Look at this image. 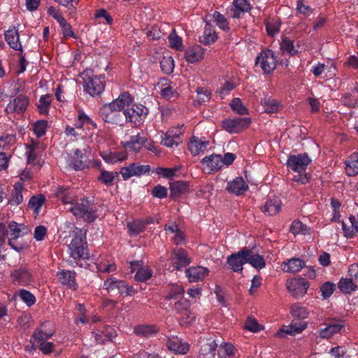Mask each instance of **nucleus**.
<instances>
[{
	"label": "nucleus",
	"instance_id": "f257e3e1",
	"mask_svg": "<svg viewBox=\"0 0 358 358\" xmlns=\"http://www.w3.org/2000/svg\"><path fill=\"white\" fill-rule=\"evenodd\" d=\"M55 194L64 204L69 206L66 210L71 212L76 217L82 218L88 223L94 222L98 217L97 210L94 203L88 199H83L80 203L74 202L76 196L73 188L59 186Z\"/></svg>",
	"mask_w": 358,
	"mask_h": 358
},
{
	"label": "nucleus",
	"instance_id": "f03ea898",
	"mask_svg": "<svg viewBox=\"0 0 358 358\" xmlns=\"http://www.w3.org/2000/svg\"><path fill=\"white\" fill-rule=\"evenodd\" d=\"M27 234L28 229L23 224L12 221L6 226L4 223H0V243L3 244L5 239L8 238V245L17 252L21 251L23 247L22 245L15 244L14 241Z\"/></svg>",
	"mask_w": 358,
	"mask_h": 358
},
{
	"label": "nucleus",
	"instance_id": "7ed1b4c3",
	"mask_svg": "<svg viewBox=\"0 0 358 358\" xmlns=\"http://www.w3.org/2000/svg\"><path fill=\"white\" fill-rule=\"evenodd\" d=\"M149 113L148 108L142 104H131L129 108L124 109L123 115L124 124L130 122L134 127H140Z\"/></svg>",
	"mask_w": 358,
	"mask_h": 358
},
{
	"label": "nucleus",
	"instance_id": "20e7f679",
	"mask_svg": "<svg viewBox=\"0 0 358 358\" xmlns=\"http://www.w3.org/2000/svg\"><path fill=\"white\" fill-rule=\"evenodd\" d=\"M103 287L108 293H117L126 296H131L137 293V290L133 286L128 285L125 281L115 277H110L106 279L103 282Z\"/></svg>",
	"mask_w": 358,
	"mask_h": 358
},
{
	"label": "nucleus",
	"instance_id": "39448f33",
	"mask_svg": "<svg viewBox=\"0 0 358 358\" xmlns=\"http://www.w3.org/2000/svg\"><path fill=\"white\" fill-rule=\"evenodd\" d=\"M69 248L71 250V257L73 259L69 260V264H77L78 260L89 259L87 243L81 236L76 234L71 240Z\"/></svg>",
	"mask_w": 358,
	"mask_h": 358
},
{
	"label": "nucleus",
	"instance_id": "423d86ee",
	"mask_svg": "<svg viewBox=\"0 0 358 358\" xmlns=\"http://www.w3.org/2000/svg\"><path fill=\"white\" fill-rule=\"evenodd\" d=\"M277 57L270 49L263 50L255 58V65H259L264 74H271L276 68Z\"/></svg>",
	"mask_w": 358,
	"mask_h": 358
},
{
	"label": "nucleus",
	"instance_id": "0eeeda50",
	"mask_svg": "<svg viewBox=\"0 0 358 358\" xmlns=\"http://www.w3.org/2000/svg\"><path fill=\"white\" fill-rule=\"evenodd\" d=\"M120 112L109 103L100 108L99 115L104 122L122 126L124 125V118Z\"/></svg>",
	"mask_w": 358,
	"mask_h": 358
},
{
	"label": "nucleus",
	"instance_id": "6e6552de",
	"mask_svg": "<svg viewBox=\"0 0 358 358\" xmlns=\"http://www.w3.org/2000/svg\"><path fill=\"white\" fill-rule=\"evenodd\" d=\"M251 122L250 117L228 118L222 121L221 126L229 134H239L246 129Z\"/></svg>",
	"mask_w": 358,
	"mask_h": 358
},
{
	"label": "nucleus",
	"instance_id": "1a4fd4ad",
	"mask_svg": "<svg viewBox=\"0 0 358 358\" xmlns=\"http://www.w3.org/2000/svg\"><path fill=\"white\" fill-rule=\"evenodd\" d=\"M56 332L55 324L50 320L40 323V324L34 331L31 339L33 342H41L48 341L52 338Z\"/></svg>",
	"mask_w": 358,
	"mask_h": 358
},
{
	"label": "nucleus",
	"instance_id": "9d476101",
	"mask_svg": "<svg viewBox=\"0 0 358 358\" xmlns=\"http://www.w3.org/2000/svg\"><path fill=\"white\" fill-rule=\"evenodd\" d=\"M286 287L295 298L303 296L309 287V283L306 279L301 277H296L287 281Z\"/></svg>",
	"mask_w": 358,
	"mask_h": 358
},
{
	"label": "nucleus",
	"instance_id": "9b49d317",
	"mask_svg": "<svg viewBox=\"0 0 358 358\" xmlns=\"http://www.w3.org/2000/svg\"><path fill=\"white\" fill-rule=\"evenodd\" d=\"M312 160L307 153L290 155L287 161V166L289 169L300 173L306 170L307 166Z\"/></svg>",
	"mask_w": 358,
	"mask_h": 358
},
{
	"label": "nucleus",
	"instance_id": "f8f14e48",
	"mask_svg": "<svg viewBox=\"0 0 358 358\" xmlns=\"http://www.w3.org/2000/svg\"><path fill=\"white\" fill-rule=\"evenodd\" d=\"M150 166L149 165H141L139 163H131L127 166H123L120 170L123 180H127L133 176L139 177L149 174Z\"/></svg>",
	"mask_w": 358,
	"mask_h": 358
},
{
	"label": "nucleus",
	"instance_id": "ddd939ff",
	"mask_svg": "<svg viewBox=\"0 0 358 358\" xmlns=\"http://www.w3.org/2000/svg\"><path fill=\"white\" fill-rule=\"evenodd\" d=\"M105 89V76H89L85 80L84 90L92 96L99 95Z\"/></svg>",
	"mask_w": 358,
	"mask_h": 358
},
{
	"label": "nucleus",
	"instance_id": "4468645a",
	"mask_svg": "<svg viewBox=\"0 0 358 358\" xmlns=\"http://www.w3.org/2000/svg\"><path fill=\"white\" fill-rule=\"evenodd\" d=\"M12 282L17 285L28 286L34 282V276L30 270L25 266H20L10 273Z\"/></svg>",
	"mask_w": 358,
	"mask_h": 358
},
{
	"label": "nucleus",
	"instance_id": "2eb2a0df",
	"mask_svg": "<svg viewBox=\"0 0 358 358\" xmlns=\"http://www.w3.org/2000/svg\"><path fill=\"white\" fill-rule=\"evenodd\" d=\"M247 255L244 247L238 252L229 255L227 257V264L234 272L241 273L243 270V266L246 264Z\"/></svg>",
	"mask_w": 358,
	"mask_h": 358
},
{
	"label": "nucleus",
	"instance_id": "dca6fc26",
	"mask_svg": "<svg viewBox=\"0 0 358 358\" xmlns=\"http://www.w3.org/2000/svg\"><path fill=\"white\" fill-rule=\"evenodd\" d=\"M170 260L172 263L173 271H180L191 263L187 251L182 248L174 250L171 254Z\"/></svg>",
	"mask_w": 358,
	"mask_h": 358
},
{
	"label": "nucleus",
	"instance_id": "f3484780",
	"mask_svg": "<svg viewBox=\"0 0 358 358\" xmlns=\"http://www.w3.org/2000/svg\"><path fill=\"white\" fill-rule=\"evenodd\" d=\"M29 103V98L26 95L20 94L13 100H10L6 110L8 113H22L27 110Z\"/></svg>",
	"mask_w": 358,
	"mask_h": 358
},
{
	"label": "nucleus",
	"instance_id": "a211bd4d",
	"mask_svg": "<svg viewBox=\"0 0 358 358\" xmlns=\"http://www.w3.org/2000/svg\"><path fill=\"white\" fill-rule=\"evenodd\" d=\"M59 282L66 289L76 290L78 285L76 282V273L74 271L63 269L57 273Z\"/></svg>",
	"mask_w": 358,
	"mask_h": 358
},
{
	"label": "nucleus",
	"instance_id": "6ab92c4d",
	"mask_svg": "<svg viewBox=\"0 0 358 358\" xmlns=\"http://www.w3.org/2000/svg\"><path fill=\"white\" fill-rule=\"evenodd\" d=\"M190 302L185 298H180L176 301L173 304V309L177 314L181 315L187 319V322L194 321L196 317L190 310Z\"/></svg>",
	"mask_w": 358,
	"mask_h": 358
},
{
	"label": "nucleus",
	"instance_id": "aec40b11",
	"mask_svg": "<svg viewBox=\"0 0 358 358\" xmlns=\"http://www.w3.org/2000/svg\"><path fill=\"white\" fill-rule=\"evenodd\" d=\"M248 185L242 177H236L227 182L226 191L236 196H241L248 189Z\"/></svg>",
	"mask_w": 358,
	"mask_h": 358
},
{
	"label": "nucleus",
	"instance_id": "412c9836",
	"mask_svg": "<svg viewBox=\"0 0 358 358\" xmlns=\"http://www.w3.org/2000/svg\"><path fill=\"white\" fill-rule=\"evenodd\" d=\"M307 322L300 321L296 322L293 321L289 325L282 326L277 332L276 335L279 337H284L285 335L295 336L301 334L307 328Z\"/></svg>",
	"mask_w": 358,
	"mask_h": 358
},
{
	"label": "nucleus",
	"instance_id": "4be33fe9",
	"mask_svg": "<svg viewBox=\"0 0 358 358\" xmlns=\"http://www.w3.org/2000/svg\"><path fill=\"white\" fill-rule=\"evenodd\" d=\"M217 344L213 338H207L201 342L198 358H215Z\"/></svg>",
	"mask_w": 358,
	"mask_h": 358
},
{
	"label": "nucleus",
	"instance_id": "5701e85b",
	"mask_svg": "<svg viewBox=\"0 0 358 358\" xmlns=\"http://www.w3.org/2000/svg\"><path fill=\"white\" fill-rule=\"evenodd\" d=\"M208 273L209 269L201 266H191L185 270L186 277L191 282L203 280Z\"/></svg>",
	"mask_w": 358,
	"mask_h": 358
},
{
	"label": "nucleus",
	"instance_id": "b1692460",
	"mask_svg": "<svg viewBox=\"0 0 358 358\" xmlns=\"http://www.w3.org/2000/svg\"><path fill=\"white\" fill-rule=\"evenodd\" d=\"M148 141V138L143 134L138 133L135 136H131L130 140L124 143V148L129 151L138 152L145 143Z\"/></svg>",
	"mask_w": 358,
	"mask_h": 358
},
{
	"label": "nucleus",
	"instance_id": "393cba45",
	"mask_svg": "<svg viewBox=\"0 0 358 358\" xmlns=\"http://www.w3.org/2000/svg\"><path fill=\"white\" fill-rule=\"evenodd\" d=\"M5 40L9 47L15 50L23 52L22 43L20 41L18 30L15 27L4 33Z\"/></svg>",
	"mask_w": 358,
	"mask_h": 358
},
{
	"label": "nucleus",
	"instance_id": "a878e982",
	"mask_svg": "<svg viewBox=\"0 0 358 358\" xmlns=\"http://www.w3.org/2000/svg\"><path fill=\"white\" fill-rule=\"evenodd\" d=\"M159 329L155 324H138L134 327V333L138 337L150 338L154 337L159 332Z\"/></svg>",
	"mask_w": 358,
	"mask_h": 358
},
{
	"label": "nucleus",
	"instance_id": "bb28decb",
	"mask_svg": "<svg viewBox=\"0 0 358 358\" xmlns=\"http://www.w3.org/2000/svg\"><path fill=\"white\" fill-rule=\"evenodd\" d=\"M343 327L344 325L342 324V322L331 320L327 324L326 327L320 329L318 332L319 337L322 339L329 338L334 334L340 332Z\"/></svg>",
	"mask_w": 358,
	"mask_h": 358
},
{
	"label": "nucleus",
	"instance_id": "cd10ccee",
	"mask_svg": "<svg viewBox=\"0 0 358 358\" xmlns=\"http://www.w3.org/2000/svg\"><path fill=\"white\" fill-rule=\"evenodd\" d=\"M208 144V141L194 136L188 143V150L192 155H199L207 149Z\"/></svg>",
	"mask_w": 358,
	"mask_h": 358
},
{
	"label": "nucleus",
	"instance_id": "c85d7f7f",
	"mask_svg": "<svg viewBox=\"0 0 358 358\" xmlns=\"http://www.w3.org/2000/svg\"><path fill=\"white\" fill-rule=\"evenodd\" d=\"M116 336L115 329L110 326H104L102 329H98L94 335L96 343L99 344L112 341Z\"/></svg>",
	"mask_w": 358,
	"mask_h": 358
},
{
	"label": "nucleus",
	"instance_id": "c756f323",
	"mask_svg": "<svg viewBox=\"0 0 358 358\" xmlns=\"http://www.w3.org/2000/svg\"><path fill=\"white\" fill-rule=\"evenodd\" d=\"M181 133H177L174 129H169L162 136L161 143L168 148L178 146L182 143Z\"/></svg>",
	"mask_w": 358,
	"mask_h": 358
},
{
	"label": "nucleus",
	"instance_id": "7c9ffc66",
	"mask_svg": "<svg viewBox=\"0 0 358 358\" xmlns=\"http://www.w3.org/2000/svg\"><path fill=\"white\" fill-rule=\"evenodd\" d=\"M306 266L305 261L294 257L284 261L281 264L282 270L287 273H296Z\"/></svg>",
	"mask_w": 358,
	"mask_h": 358
},
{
	"label": "nucleus",
	"instance_id": "2f4dec72",
	"mask_svg": "<svg viewBox=\"0 0 358 358\" xmlns=\"http://www.w3.org/2000/svg\"><path fill=\"white\" fill-rule=\"evenodd\" d=\"M245 251L248 253L246 263L250 264L252 267L260 270L265 267L266 263L262 255L254 252L252 250L245 247Z\"/></svg>",
	"mask_w": 358,
	"mask_h": 358
},
{
	"label": "nucleus",
	"instance_id": "473e14b6",
	"mask_svg": "<svg viewBox=\"0 0 358 358\" xmlns=\"http://www.w3.org/2000/svg\"><path fill=\"white\" fill-rule=\"evenodd\" d=\"M250 10L251 6L248 0H234L230 15L232 18L238 19L241 13L249 12Z\"/></svg>",
	"mask_w": 358,
	"mask_h": 358
},
{
	"label": "nucleus",
	"instance_id": "72a5a7b5",
	"mask_svg": "<svg viewBox=\"0 0 358 358\" xmlns=\"http://www.w3.org/2000/svg\"><path fill=\"white\" fill-rule=\"evenodd\" d=\"M134 101V98L129 92H123L119 95V96L113 100L110 103L117 108V110L120 111L124 112V109L127 108H129L132 102Z\"/></svg>",
	"mask_w": 358,
	"mask_h": 358
},
{
	"label": "nucleus",
	"instance_id": "f704fd0d",
	"mask_svg": "<svg viewBox=\"0 0 358 358\" xmlns=\"http://www.w3.org/2000/svg\"><path fill=\"white\" fill-rule=\"evenodd\" d=\"M261 209L264 214L273 216L280 212L281 209V201L278 198H268Z\"/></svg>",
	"mask_w": 358,
	"mask_h": 358
},
{
	"label": "nucleus",
	"instance_id": "c9c22d12",
	"mask_svg": "<svg viewBox=\"0 0 358 358\" xmlns=\"http://www.w3.org/2000/svg\"><path fill=\"white\" fill-rule=\"evenodd\" d=\"M87 157L79 149H76L74 152V155L72 157L69 165L75 171H82L87 167Z\"/></svg>",
	"mask_w": 358,
	"mask_h": 358
},
{
	"label": "nucleus",
	"instance_id": "e433bc0d",
	"mask_svg": "<svg viewBox=\"0 0 358 358\" xmlns=\"http://www.w3.org/2000/svg\"><path fill=\"white\" fill-rule=\"evenodd\" d=\"M201 164L207 166L210 171L216 172L222 166V157L215 154L205 157L202 159Z\"/></svg>",
	"mask_w": 358,
	"mask_h": 358
},
{
	"label": "nucleus",
	"instance_id": "4c0bfd02",
	"mask_svg": "<svg viewBox=\"0 0 358 358\" xmlns=\"http://www.w3.org/2000/svg\"><path fill=\"white\" fill-rule=\"evenodd\" d=\"M261 104L264 108V111L267 113H276L282 108L280 101L271 97H264L261 100Z\"/></svg>",
	"mask_w": 358,
	"mask_h": 358
},
{
	"label": "nucleus",
	"instance_id": "58836bf2",
	"mask_svg": "<svg viewBox=\"0 0 358 358\" xmlns=\"http://www.w3.org/2000/svg\"><path fill=\"white\" fill-rule=\"evenodd\" d=\"M171 197L176 198L189 191V185L185 181H173L170 182Z\"/></svg>",
	"mask_w": 358,
	"mask_h": 358
},
{
	"label": "nucleus",
	"instance_id": "ea45409f",
	"mask_svg": "<svg viewBox=\"0 0 358 358\" xmlns=\"http://www.w3.org/2000/svg\"><path fill=\"white\" fill-rule=\"evenodd\" d=\"M23 188L24 187L22 182H17L15 183L13 189L10 194V197L8 201V204L11 206H17L23 201V196L22 193Z\"/></svg>",
	"mask_w": 358,
	"mask_h": 358
},
{
	"label": "nucleus",
	"instance_id": "a19ab883",
	"mask_svg": "<svg viewBox=\"0 0 358 358\" xmlns=\"http://www.w3.org/2000/svg\"><path fill=\"white\" fill-rule=\"evenodd\" d=\"M103 159L108 164H116L127 159V155L124 152H102L100 153Z\"/></svg>",
	"mask_w": 358,
	"mask_h": 358
},
{
	"label": "nucleus",
	"instance_id": "79ce46f5",
	"mask_svg": "<svg viewBox=\"0 0 358 358\" xmlns=\"http://www.w3.org/2000/svg\"><path fill=\"white\" fill-rule=\"evenodd\" d=\"M185 58L189 63L197 62L203 59V49L199 45L191 47L185 51Z\"/></svg>",
	"mask_w": 358,
	"mask_h": 358
},
{
	"label": "nucleus",
	"instance_id": "37998d69",
	"mask_svg": "<svg viewBox=\"0 0 358 358\" xmlns=\"http://www.w3.org/2000/svg\"><path fill=\"white\" fill-rule=\"evenodd\" d=\"M280 50L282 53H287L289 56H294L298 54L299 51L294 45V41L289 38L283 36L280 44Z\"/></svg>",
	"mask_w": 358,
	"mask_h": 358
},
{
	"label": "nucleus",
	"instance_id": "c03bdc74",
	"mask_svg": "<svg viewBox=\"0 0 358 358\" xmlns=\"http://www.w3.org/2000/svg\"><path fill=\"white\" fill-rule=\"evenodd\" d=\"M346 172L348 176L358 174V152H354L349 156L345 162Z\"/></svg>",
	"mask_w": 358,
	"mask_h": 358
},
{
	"label": "nucleus",
	"instance_id": "a18cd8bd",
	"mask_svg": "<svg viewBox=\"0 0 358 358\" xmlns=\"http://www.w3.org/2000/svg\"><path fill=\"white\" fill-rule=\"evenodd\" d=\"M217 37L215 31L210 28V24H206L203 35L199 37V41L205 45H210L216 41Z\"/></svg>",
	"mask_w": 358,
	"mask_h": 358
},
{
	"label": "nucleus",
	"instance_id": "49530a36",
	"mask_svg": "<svg viewBox=\"0 0 358 358\" xmlns=\"http://www.w3.org/2000/svg\"><path fill=\"white\" fill-rule=\"evenodd\" d=\"M167 346L170 350L179 354H185L189 350V345L187 343H182L178 338L173 340L169 339Z\"/></svg>",
	"mask_w": 358,
	"mask_h": 358
},
{
	"label": "nucleus",
	"instance_id": "de8ad7c7",
	"mask_svg": "<svg viewBox=\"0 0 358 358\" xmlns=\"http://www.w3.org/2000/svg\"><path fill=\"white\" fill-rule=\"evenodd\" d=\"M118 174L119 173L117 172L101 170L100 176L97 179L107 187H110L113 185V182L115 178L118 176Z\"/></svg>",
	"mask_w": 358,
	"mask_h": 358
},
{
	"label": "nucleus",
	"instance_id": "09e8293b",
	"mask_svg": "<svg viewBox=\"0 0 358 358\" xmlns=\"http://www.w3.org/2000/svg\"><path fill=\"white\" fill-rule=\"evenodd\" d=\"M128 232L131 236H137L145 230L142 220H134L127 224Z\"/></svg>",
	"mask_w": 358,
	"mask_h": 358
},
{
	"label": "nucleus",
	"instance_id": "8fccbe9b",
	"mask_svg": "<svg viewBox=\"0 0 358 358\" xmlns=\"http://www.w3.org/2000/svg\"><path fill=\"white\" fill-rule=\"evenodd\" d=\"M51 102L52 99L50 94L42 95L37 106L38 112L42 115H47L49 113Z\"/></svg>",
	"mask_w": 358,
	"mask_h": 358
},
{
	"label": "nucleus",
	"instance_id": "3c124183",
	"mask_svg": "<svg viewBox=\"0 0 358 358\" xmlns=\"http://www.w3.org/2000/svg\"><path fill=\"white\" fill-rule=\"evenodd\" d=\"M290 313L294 317H297L301 320L307 318L309 315L308 309L298 303H294L291 306Z\"/></svg>",
	"mask_w": 358,
	"mask_h": 358
},
{
	"label": "nucleus",
	"instance_id": "603ef678",
	"mask_svg": "<svg viewBox=\"0 0 358 358\" xmlns=\"http://www.w3.org/2000/svg\"><path fill=\"white\" fill-rule=\"evenodd\" d=\"M280 20L277 19L272 18L266 21L265 26L267 34L271 37L276 35L280 31Z\"/></svg>",
	"mask_w": 358,
	"mask_h": 358
},
{
	"label": "nucleus",
	"instance_id": "864d4df0",
	"mask_svg": "<svg viewBox=\"0 0 358 358\" xmlns=\"http://www.w3.org/2000/svg\"><path fill=\"white\" fill-rule=\"evenodd\" d=\"M94 268H90L92 271L96 270V271L108 273L116 271V265L113 263H109L108 261H101L100 262L94 264Z\"/></svg>",
	"mask_w": 358,
	"mask_h": 358
},
{
	"label": "nucleus",
	"instance_id": "5fc2aeb1",
	"mask_svg": "<svg viewBox=\"0 0 358 358\" xmlns=\"http://www.w3.org/2000/svg\"><path fill=\"white\" fill-rule=\"evenodd\" d=\"M234 355V346L229 343H222L217 350L218 358H227Z\"/></svg>",
	"mask_w": 358,
	"mask_h": 358
},
{
	"label": "nucleus",
	"instance_id": "6e6d98bb",
	"mask_svg": "<svg viewBox=\"0 0 358 358\" xmlns=\"http://www.w3.org/2000/svg\"><path fill=\"white\" fill-rule=\"evenodd\" d=\"M338 288L344 294H350L355 290L357 285L352 279L342 278L338 282Z\"/></svg>",
	"mask_w": 358,
	"mask_h": 358
},
{
	"label": "nucleus",
	"instance_id": "4d7b16f0",
	"mask_svg": "<svg viewBox=\"0 0 358 358\" xmlns=\"http://www.w3.org/2000/svg\"><path fill=\"white\" fill-rule=\"evenodd\" d=\"M48 128V121L45 120H40L35 122L32 124V129L34 134L37 138H41L46 134Z\"/></svg>",
	"mask_w": 358,
	"mask_h": 358
},
{
	"label": "nucleus",
	"instance_id": "13d9d810",
	"mask_svg": "<svg viewBox=\"0 0 358 358\" xmlns=\"http://www.w3.org/2000/svg\"><path fill=\"white\" fill-rule=\"evenodd\" d=\"M152 275V270L149 267H140L135 275L134 279L137 282H145Z\"/></svg>",
	"mask_w": 358,
	"mask_h": 358
},
{
	"label": "nucleus",
	"instance_id": "bf43d9fd",
	"mask_svg": "<svg viewBox=\"0 0 358 358\" xmlns=\"http://www.w3.org/2000/svg\"><path fill=\"white\" fill-rule=\"evenodd\" d=\"M229 106L231 110L238 115H248L249 113L248 108L243 104L241 99L239 98L233 99Z\"/></svg>",
	"mask_w": 358,
	"mask_h": 358
},
{
	"label": "nucleus",
	"instance_id": "052dcab7",
	"mask_svg": "<svg viewBox=\"0 0 358 358\" xmlns=\"http://www.w3.org/2000/svg\"><path fill=\"white\" fill-rule=\"evenodd\" d=\"M289 231L294 235L306 234L309 231V228L300 220H295L291 224Z\"/></svg>",
	"mask_w": 358,
	"mask_h": 358
},
{
	"label": "nucleus",
	"instance_id": "680f3d73",
	"mask_svg": "<svg viewBox=\"0 0 358 358\" xmlns=\"http://www.w3.org/2000/svg\"><path fill=\"white\" fill-rule=\"evenodd\" d=\"M45 201V198L42 194L35 195L31 197L29 201V207L38 213Z\"/></svg>",
	"mask_w": 358,
	"mask_h": 358
},
{
	"label": "nucleus",
	"instance_id": "e2e57ef3",
	"mask_svg": "<svg viewBox=\"0 0 358 358\" xmlns=\"http://www.w3.org/2000/svg\"><path fill=\"white\" fill-rule=\"evenodd\" d=\"M33 345L41 351L44 355H49L53 352L55 345L52 342L47 341L41 342H33Z\"/></svg>",
	"mask_w": 358,
	"mask_h": 358
},
{
	"label": "nucleus",
	"instance_id": "0e129e2a",
	"mask_svg": "<svg viewBox=\"0 0 358 358\" xmlns=\"http://www.w3.org/2000/svg\"><path fill=\"white\" fill-rule=\"evenodd\" d=\"M84 124H91L94 127H96V124L87 115L83 113H80L78 117L75 120V127L81 129Z\"/></svg>",
	"mask_w": 358,
	"mask_h": 358
},
{
	"label": "nucleus",
	"instance_id": "69168bd1",
	"mask_svg": "<svg viewBox=\"0 0 358 358\" xmlns=\"http://www.w3.org/2000/svg\"><path fill=\"white\" fill-rule=\"evenodd\" d=\"M170 46L176 50H182V41L181 37L178 36L175 31H172L168 36Z\"/></svg>",
	"mask_w": 358,
	"mask_h": 358
},
{
	"label": "nucleus",
	"instance_id": "338daca9",
	"mask_svg": "<svg viewBox=\"0 0 358 358\" xmlns=\"http://www.w3.org/2000/svg\"><path fill=\"white\" fill-rule=\"evenodd\" d=\"M58 23L62 29L64 38L71 37L73 38H76V36L74 34L71 24L69 22H67L64 17L63 19H60Z\"/></svg>",
	"mask_w": 358,
	"mask_h": 358
},
{
	"label": "nucleus",
	"instance_id": "774afa93",
	"mask_svg": "<svg viewBox=\"0 0 358 358\" xmlns=\"http://www.w3.org/2000/svg\"><path fill=\"white\" fill-rule=\"evenodd\" d=\"M162 71L166 74H170L173 71L174 61L171 57H164L160 62Z\"/></svg>",
	"mask_w": 358,
	"mask_h": 358
}]
</instances>
